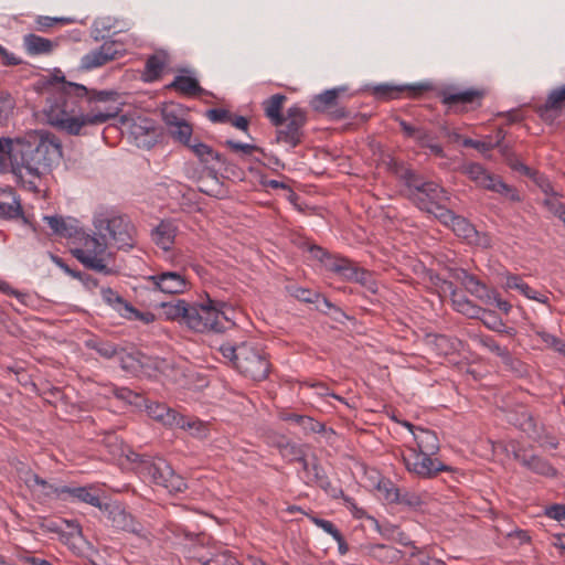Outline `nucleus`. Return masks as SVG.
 Returning <instances> with one entry per match:
<instances>
[{
    "mask_svg": "<svg viewBox=\"0 0 565 565\" xmlns=\"http://www.w3.org/2000/svg\"><path fill=\"white\" fill-rule=\"evenodd\" d=\"M119 93L97 90L76 83H67L57 103L47 113V121L68 135H87L88 126L100 125L121 111Z\"/></svg>",
    "mask_w": 565,
    "mask_h": 565,
    "instance_id": "f257e3e1",
    "label": "nucleus"
},
{
    "mask_svg": "<svg viewBox=\"0 0 565 565\" xmlns=\"http://www.w3.org/2000/svg\"><path fill=\"white\" fill-rule=\"evenodd\" d=\"M8 158L12 172L40 178L62 158L61 140L52 132L35 130L22 138H0V159Z\"/></svg>",
    "mask_w": 565,
    "mask_h": 565,
    "instance_id": "f03ea898",
    "label": "nucleus"
},
{
    "mask_svg": "<svg viewBox=\"0 0 565 565\" xmlns=\"http://www.w3.org/2000/svg\"><path fill=\"white\" fill-rule=\"evenodd\" d=\"M218 351L239 373L253 381H263L269 374L270 364L266 354L246 342L237 345L223 343Z\"/></svg>",
    "mask_w": 565,
    "mask_h": 565,
    "instance_id": "7ed1b4c3",
    "label": "nucleus"
},
{
    "mask_svg": "<svg viewBox=\"0 0 565 565\" xmlns=\"http://www.w3.org/2000/svg\"><path fill=\"white\" fill-rule=\"evenodd\" d=\"M396 177L407 189L406 198L422 211H433L436 202L449 200L447 191L434 181H427L417 171L399 167L395 170Z\"/></svg>",
    "mask_w": 565,
    "mask_h": 565,
    "instance_id": "20e7f679",
    "label": "nucleus"
},
{
    "mask_svg": "<svg viewBox=\"0 0 565 565\" xmlns=\"http://www.w3.org/2000/svg\"><path fill=\"white\" fill-rule=\"evenodd\" d=\"M226 306L223 301L207 299L206 303H189L184 324L195 332H224L234 326V322L223 311Z\"/></svg>",
    "mask_w": 565,
    "mask_h": 565,
    "instance_id": "39448f33",
    "label": "nucleus"
},
{
    "mask_svg": "<svg viewBox=\"0 0 565 565\" xmlns=\"http://www.w3.org/2000/svg\"><path fill=\"white\" fill-rule=\"evenodd\" d=\"M128 459L138 462V471L154 484L163 487L170 493L182 492L186 489L184 479L177 475L171 466L162 458L152 459L148 456L131 452Z\"/></svg>",
    "mask_w": 565,
    "mask_h": 565,
    "instance_id": "423d86ee",
    "label": "nucleus"
},
{
    "mask_svg": "<svg viewBox=\"0 0 565 565\" xmlns=\"http://www.w3.org/2000/svg\"><path fill=\"white\" fill-rule=\"evenodd\" d=\"M94 225L102 238H109L119 249L135 246V228L126 215L100 214Z\"/></svg>",
    "mask_w": 565,
    "mask_h": 565,
    "instance_id": "0eeeda50",
    "label": "nucleus"
},
{
    "mask_svg": "<svg viewBox=\"0 0 565 565\" xmlns=\"http://www.w3.org/2000/svg\"><path fill=\"white\" fill-rule=\"evenodd\" d=\"M107 238H97L87 236L84 242V248L73 250V255L81 262L87 269L102 273L104 275H111L114 273L107 265V259L111 257L110 253L106 252Z\"/></svg>",
    "mask_w": 565,
    "mask_h": 565,
    "instance_id": "6e6552de",
    "label": "nucleus"
},
{
    "mask_svg": "<svg viewBox=\"0 0 565 565\" xmlns=\"http://www.w3.org/2000/svg\"><path fill=\"white\" fill-rule=\"evenodd\" d=\"M102 513L117 530L132 533L142 539H148L150 535V532L140 521L117 503H104Z\"/></svg>",
    "mask_w": 565,
    "mask_h": 565,
    "instance_id": "1a4fd4ad",
    "label": "nucleus"
},
{
    "mask_svg": "<svg viewBox=\"0 0 565 565\" xmlns=\"http://www.w3.org/2000/svg\"><path fill=\"white\" fill-rule=\"evenodd\" d=\"M287 124L277 129L276 141L285 142L295 148L301 143L303 138V126L307 124V113L298 106L288 108L286 116Z\"/></svg>",
    "mask_w": 565,
    "mask_h": 565,
    "instance_id": "9d476101",
    "label": "nucleus"
},
{
    "mask_svg": "<svg viewBox=\"0 0 565 565\" xmlns=\"http://www.w3.org/2000/svg\"><path fill=\"white\" fill-rule=\"evenodd\" d=\"M412 457L403 456V462L407 470L422 478H434L440 471H448L450 468L438 459H433V455H422L415 448L411 449Z\"/></svg>",
    "mask_w": 565,
    "mask_h": 565,
    "instance_id": "9b49d317",
    "label": "nucleus"
},
{
    "mask_svg": "<svg viewBox=\"0 0 565 565\" xmlns=\"http://www.w3.org/2000/svg\"><path fill=\"white\" fill-rule=\"evenodd\" d=\"M124 53L125 50L121 44L115 41H106L81 58V68L89 71L100 67L110 61L121 57Z\"/></svg>",
    "mask_w": 565,
    "mask_h": 565,
    "instance_id": "f8f14e48",
    "label": "nucleus"
},
{
    "mask_svg": "<svg viewBox=\"0 0 565 565\" xmlns=\"http://www.w3.org/2000/svg\"><path fill=\"white\" fill-rule=\"evenodd\" d=\"M158 290L169 295L182 294L188 289V281L184 276L177 271H162L146 278Z\"/></svg>",
    "mask_w": 565,
    "mask_h": 565,
    "instance_id": "ddd939ff",
    "label": "nucleus"
},
{
    "mask_svg": "<svg viewBox=\"0 0 565 565\" xmlns=\"http://www.w3.org/2000/svg\"><path fill=\"white\" fill-rule=\"evenodd\" d=\"M433 89L430 83H417L412 85L380 84L373 88V95L380 99H393L407 92L411 97H418Z\"/></svg>",
    "mask_w": 565,
    "mask_h": 565,
    "instance_id": "4468645a",
    "label": "nucleus"
},
{
    "mask_svg": "<svg viewBox=\"0 0 565 565\" xmlns=\"http://www.w3.org/2000/svg\"><path fill=\"white\" fill-rule=\"evenodd\" d=\"M484 96V90L477 88H469L466 90H455L454 88L444 89L440 93L443 104L449 108H456L466 105H481V99Z\"/></svg>",
    "mask_w": 565,
    "mask_h": 565,
    "instance_id": "2eb2a0df",
    "label": "nucleus"
},
{
    "mask_svg": "<svg viewBox=\"0 0 565 565\" xmlns=\"http://www.w3.org/2000/svg\"><path fill=\"white\" fill-rule=\"evenodd\" d=\"M565 103V84L553 89L543 105H539L535 107V113L539 117L546 121L553 122L556 117L559 116L561 110L563 109Z\"/></svg>",
    "mask_w": 565,
    "mask_h": 565,
    "instance_id": "dca6fc26",
    "label": "nucleus"
},
{
    "mask_svg": "<svg viewBox=\"0 0 565 565\" xmlns=\"http://www.w3.org/2000/svg\"><path fill=\"white\" fill-rule=\"evenodd\" d=\"M507 419L511 425L524 431L534 441L542 439L541 430L535 418L524 407L509 412Z\"/></svg>",
    "mask_w": 565,
    "mask_h": 565,
    "instance_id": "f3484780",
    "label": "nucleus"
},
{
    "mask_svg": "<svg viewBox=\"0 0 565 565\" xmlns=\"http://www.w3.org/2000/svg\"><path fill=\"white\" fill-rule=\"evenodd\" d=\"M188 148L192 150V152L199 158L201 162L209 163L211 161H217L224 167L225 172L235 174L236 166L227 160L222 153L215 151L209 145L201 142L198 139H193Z\"/></svg>",
    "mask_w": 565,
    "mask_h": 565,
    "instance_id": "a211bd4d",
    "label": "nucleus"
},
{
    "mask_svg": "<svg viewBox=\"0 0 565 565\" xmlns=\"http://www.w3.org/2000/svg\"><path fill=\"white\" fill-rule=\"evenodd\" d=\"M169 62L170 56L163 50L156 51L153 54L149 55L142 74L143 81L154 82L160 79Z\"/></svg>",
    "mask_w": 565,
    "mask_h": 565,
    "instance_id": "6ab92c4d",
    "label": "nucleus"
},
{
    "mask_svg": "<svg viewBox=\"0 0 565 565\" xmlns=\"http://www.w3.org/2000/svg\"><path fill=\"white\" fill-rule=\"evenodd\" d=\"M514 458L531 471L545 476H556V469L545 459L536 455H527L525 450L514 451Z\"/></svg>",
    "mask_w": 565,
    "mask_h": 565,
    "instance_id": "aec40b11",
    "label": "nucleus"
},
{
    "mask_svg": "<svg viewBox=\"0 0 565 565\" xmlns=\"http://www.w3.org/2000/svg\"><path fill=\"white\" fill-rule=\"evenodd\" d=\"M22 215L23 210L14 191L11 188H0V217L11 220Z\"/></svg>",
    "mask_w": 565,
    "mask_h": 565,
    "instance_id": "412c9836",
    "label": "nucleus"
},
{
    "mask_svg": "<svg viewBox=\"0 0 565 565\" xmlns=\"http://www.w3.org/2000/svg\"><path fill=\"white\" fill-rule=\"evenodd\" d=\"M284 449L287 451L285 455L289 454L295 456V460L301 463L308 483L315 482L318 484L320 481H323V477H326L323 469L316 462L310 467L309 462L301 455V450L296 445L287 443Z\"/></svg>",
    "mask_w": 565,
    "mask_h": 565,
    "instance_id": "4be33fe9",
    "label": "nucleus"
},
{
    "mask_svg": "<svg viewBox=\"0 0 565 565\" xmlns=\"http://www.w3.org/2000/svg\"><path fill=\"white\" fill-rule=\"evenodd\" d=\"M344 90V87L327 89L321 94L315 95L310 99L309 105L317 113H328L330 109L338 106V98L340 94L343 93Z\"/></svg>",
    "mask_w": 565,
    "mask_h": 565,
    "instance_id": "5701e85b",
    "label": "nucleus"
},
{
    "mask_svg": "<svg viewBox=\"0 0 565 565\" xmlns=\"http://www.w3.org/2000/svg\"><path fill=\"white\" fill-rule=\"evenodd\" d=\"M148 414L153 419L161 422L168 426H184V416L178 414L173 409L167 407L164 404H154L148 406Z\"/></svg>",
    "mask_w": 565,
    "mask_h": 565,
    "instance_id": "b1692460",
    "label": "nucleus"
},
{
    "mask_svg": "<svg viewBox=\"0 0 565 565\" xmlns=\"http://www.w3.org/2000/svg\"><path fill=\"white\" fill-rule=\"evenodd\" d=\"M287 97L282 94H275L263 103L266 117L275 127L284 126L286 117L281 114Z\"/></svg>",
    "mask_w": 565,
    "mask_h": 565,
    "instance_id": "393cba45",
    "label": "nucleus"
},
{
    "mask_svg": "<svg viewBox=\"0 0 565 565\" xmlns=\"http://www.w3.org/2000/svg\"><path fill=\"white\" fill-rule=\"evenodd\" d=\"M326 268L349 281H353L356 278L360 269L353 262L344 257H328Z\"/></svg>",
    "mask_w": 565,
    "mask_h": 565,
    "instance_id": "a878e982",
    "label": "nucleus"
},
{
    "mask_svg": "<svg viewBox=\"0 0 565 565\" xmlns=\"http://www.w3.org/2000/svg\"><path fill=\"white\" fill-rule=\"evenodd\" d=\"M414 439L417 445V451L422 455H436L439 450V439L435 431L426 428H417V434H414Z\"/></svg>",
    "mask_w": 565,
    "mask_h": 565,
    "instance_id": "bb28decb",
    "label": "nucleus"
},
{
    "mask_svg": "<svg viewBox=\"0 0 565 565\" xmlns=\"http://www.w3.org/2000/svg\"><path fill=\"white\" fill-rule=\"evenodd\" d=\"M131 135H134L137 140L145 137L142 145L147 148L154 146L159 137L158 130L150 119L134 122L131 126Z\"/></svg>",
    "mask_w": 565,
    "mask_h": 565,
    "instance_id": "cd10ccee",
    "label": "nucleus"
},
{
    "mask_svg": "<svg viewBox=\"0 0 565 565\" xmlns=\"http://www.w3.org/2000/svg\"><path fill=\"white\" fill-rule=\"evenodd\" d=\"M63 501H81L88 503L93 507L102 509L104 508V503L100 501L99 497L90 492V488L86 487H68L65 489V497Z\"/></svg>",
    "mask_w": 565,
    "mask_h": 565,
    "instance_id": "c85d7f7f",
    "label": "nucleus"
},
{
    "mask_svg": "<svg viewBox=\"0 0 565 565\" xmlns=\"http://www.w3.org/2000/svg\"><path fill=\"white\" fill-rule=\"evenodd\" d=\"M23 45L30 55L50 54L56 46L53 41L33 33L24 35Z\"/></svg>",
    "mask_w": 565,
    "mask_h": 565,
    "instance_id": "c756f323",
    "label": "nucleus"
},
{
    "mask_svg": "<svg viewBox=\"0 0 565 565\" xmlns=\"http://www.w3.org/2000/svg\"><path fill=\"white\" fill-rule=\"evenodd\" d=\"M153 242L163 250L171 249L175 238V226L169 221H162L152 231Z\"/></svg>",
    "mask_w": 565,
    "mask_h": 565,
    "instance_id": "7c9ffc66",
    "label": "nucleus"
},
{
    "mask_svg": "<svg viewBox=\"0 0 565 565\" xmlns=\"http://www.w3.org/2000/svg\"><path fill=\"white\" fill-rule=\"evenodd\" d=\"M168 89L177 90L186 96H200L204 89L200 86L198 79L191 76H175L173 82L167 86Z\"/></svg>",
    "mask_w": 565,
    "mask_h": 565,
    "instance_id": "2f4dec72",
    "label": "nucleus"
},
{
    "mask_svg": "<svg viewBox=\"0 0 565 565\" xmlns=\"http://www.w3.org/2000/svg\"><path fill=\"white\" fill-rule=\"evenodd\" d=\"M386 499L390 502L402 504L412 509L419 508L423 504L420 497L405 489L392 488L386 491Z\"/></svg>",
    "mask_w": 565,
    "mask_h": 565,
    "instance_id": "473e14b6",
    "label": "nucleus"
},
{
    "mask_svg": "<svg viewBox=\"0 0 565 565\" xmlns=\"http://www.w3.org/2000/svg\"><path fill=\"white\" fill-rule=\"evenodd\" d=\"M450 227L458 237L479 244V232L466 217L457 215Z\"/></svg>",
    "mask_w": 565,
    "mask_h": 565,
    "instance_id": "72a5a7b5",
    "label": "nucleus"
},
{
    "mask_svg": "<svg viewBox=\"0 0 565 565\" xmlns=\"http://www.w3.org/2000/svg\"><path fill=\"white\" fill-rule=\"evenodd\" d=\"M192 556L196 558L201 565H242L227 550L217 553L210 552L209 555H198L193 553Z\"/></svg>",
    "mask_w": 565,
    "mask_h": 565,
    "instance_id": "f704fd0d",
    "label": "nucleus"
},
{
    "mask_svg": "<svg viewBox=\"0 0 565 565\" xmlns=\"http://www.w3.org/2000/svg\"><path fill=\"white\" fill-rule=\"evenodd\" d=\"M102 297L105 302L113 306L122 316H127V313L138 315V310H136L128 301H126L117 291L113 290L110 287L102 289Z\"/></svg>",
    "mask_w": 565,
    "mask_h": 565,
    "instance_id": "c9c22d12",
    "label": "nucleus"
},
{
    "mask_svg": "<svg viewBox=\"0 0 565 565\" xmlns=\"http://www.w3.org/2000/svg\"><path fill=\"white\" fill-rule=\"evenodd\" d=\"M492 182H488L484 189L490 190L492 192H497L503 196H505L511 202H520L521 195L519 191L512 186L507 184L499 175L491 177Z\"/></svg>",
    "mask_w": 565,
    "mask_h": 565,
    "instance_id": "e433bc0d",
    "label": "nucleus"
},
{
    "mask_svg": "<svg viewBox=\"0 0 565 565\" xmlns=\"http://www.w3.org/2000/svg\"><path fill=\"white\" fill-rule=\"evenodd\" d=\"M462 172L479 185L486 188L493 174L489 173L480 163L471 162L462 166Z\"/></svg>",
    "mask_w": 565,
    "mask_h": 565,
    "instance_id": "4c0bfd02",
    "label": "nucleus"
},
{
    "mask_svg": "<svg viewBox=\"0 0 565 565\" xmlns=\"http://www.w3.org/2000/svg\"><path fill=\"white\" fill-rule=\"evenodd\" d=\"M161 307L163 309V315L167 317V319L180 320L183 323L185 322L188 307H189L188 301L179 299L174 303L162 302Z\"/></svg>",
    "mask_w": 565,
    "mask_h": 565,
    "instance_id": "58836bf2",
    "label": "nucleus"
},
{
    "mask_svg": "<svg viewBox=\"0 0 565 565\" xmlns=\"http://www.w3.org/2000/svg\"><path fill=\"white\" fill-rule=\"evenodd\" d=\"M504 287L507 289H518L525 297H527L529 299H534V300H537V301H541V302H545L546 301V298L541 299L537 296L539 292L536 290H534L533 288H531L527 284L523 282L521 277H519L516 275L508 276L507 279H505V282H504Z\"/></svg>",
    "mask_w": 565,
    "mask_h": 565,
    "instance_id": "ea45409f",
    "label": "nucleus"
},
{
    "mask_svg": "<svg viewBox=\"0 0 565 565\" xmlns=\"http://www.w3.org/2000/svg\"><path fill=\"white\" fill-rule=\"evenodd\" d=\"M43 220L49 224L52 232L62 237H72L75 227L67 224L62 216H44Z\"/></svg>",
    "mask_w": 565,
    "mask_h": 565,
    "instance_id": "a19ab883",
    "label": "nucleus"
},
{
    "mask_svg": "<svg viewBox=\"0 0 565 565\" xmlns=\"http://www.w3.org/2000/svg\"><path fill=\"white\" fill-rule=\"evenodd\" d=\"M32 480L36 486L42 488V492L45 497H54L60 500L64 499L66 486L50 483L38 475H33Z\"/></svg>",
    "mask_w": 565,
    "mask_h": 565,
    "instance_id": "79ce46f5",
    "label": "nucleus"
},
{
    "mask_svg": "<svg viewBox=\"0 0 565 565\" xmlns=\"http://www.w3.org/2000/svg\"><path fill=\"white\" fill-rule=\"evenodd\" d=\"M87 347L95 350L100 356L105 359H111L122 351V348H118L116 344L104 340H89Z\"/></svg>",
    "mask_w": 565,
    "mask_h": 565,
    "instance_id": "37998d69",
    "label": "nucleus"
},
{
    "mask_svg": "<svg viewBox=\"0 0 565 565\" xmlns=\"http://www.w3.org/2000/svg\"><path fill=\"white\" fill-rule=\"evenodd\" d=\"M181 532L184 535V537L191 542V545L189 546L188 551L189 558L198 562V559L192 556L193 553L198 555H204L203 553H201V548L209 544L211 537L205 535L204 533L193 534L186 530H181Z\"/></svg>",
    "mask_w": 565,
    "mask_h": 565,
    "instance_id": "c03bdc74",
    "label": "nucleus"
},
{
    "mask_svg": "<svg viewBox=\"0 0 565 565\" xmlns=\"http://www.w3.org/2000/svg\"><path fill=\"white\" fill-rule=\"evenodd\" d=\"M168 132L173 138V140L182 143L185 147H188L192 142L193 129L191 124L188 122L185 119L180 121Z\"/></svg>",
    "mask_w": 565,
    "mask_h": 565,
    "instance_id": "a18cd8bd",
    "label": "nucleus"
},
{
    "mask_svg": "<svg viewBox=\"0 0 565 565\" xmlns=\"http://www.w3.org/2000/svg\"><path fill=\"white\" fill-rule=\"evenodd\" d=\"M120 360V366L122 370L127 372H135L139 367H142L141 358H143V354L140 352L135 353H127L124 349L118 354Z\"/></svg>",
    "mask_w": 565,
    "mask_h": 565,
    "instance_id": "49530a36",
    "label": "nucleus"
},
{
    "mask_svg": "<svg viewBox=\"0 0 565 565\" xmlns=\"http://www.w3.org/2000/svg\"><path fill=\"white\" fill-rule=\"evenodd\" d=\"M71 22L72 19L68 18H52L46 15H39L34 21V29L39 32H46L49 29L53 28L56 24H68Z\"/></svg>",
    "mask_w": 565,
    "mask_h": 565,
    "instance_id": "de8ad7c7",
    "label": "nucleus"
},
{
    "mask_svg": "<svg viewBox=\"0 0 565 565\" xmlns=\"http://www.w3.org/2000/svg\"><path fill=\"white\" fill-rule=\"evenodd\" d=\"M444 202H436L433 204V211H426L427 213L434 214L443 224L447 226H451L457 214H455L451 210L446 209L443 205Z\"/></svg>",
    "mask_w": 565,
    "mask_h": 565,
    "instance_id": "09e8293b",
    "label": "nucleus"
},
{
    "mask_svg": "<svg viewBox=\"0 0 565 565\" xmlns=\"http://www.w3.org/2000/svg\"><path fill=\"white\" fill-rule=\"evenodd\" d=\"M14 108V99L12 96L0 90V126L6 124Z\"/></svg>",
    "mask_w": 565,
    "mask_h": 565,
    "instance_id": "8fccbe9b",
    "label": "nucleus"
},
{
    "mask_svg": "<svg viewBox=\"0 0 565 565\" xmlns=\"http://www.w3.org/2000/svg\"><path fill=\"white\" fill-rule=\"evenodd\" d=\"M224 145L226 147H228L232 151H235V152L242 151L245 154H250L253 152H259L264 157H267V153L264 151V149L256 145L242 143L238 141H234L232 139L226 140L224 142Z\"/></svg>",
    "mask_w": 565,
    "mask_h": 565,
    "instance_id": "3c124183",
    "label": "nucleus"
},
{
    "mask_svg": "<svg viewBox=\"0 0 565 565\" xmlns=\"http://www.w3.org/2000/svg\"><path fill=\"white\" fill-rule=\"evenodd\" d=\"M501 361L509 371L513 372L518 376H522L526 372L524 363L521 360L514 358L510 351L504 353V355L501 358Z\"/></svg>",
    "mask_w": 565,
    "mask_h": 565,
    "instance_id": "603ef678",
    "label": "nucleus"
},
{
    "mask_svg": "<svg viewBox=\"0 0 565 565\" xmlns=\"http://www.w3.org/2000/svg\"><path fill=\"white\" fill-rule=\"evenodd\" d=\"M505 163L514 171L520 172L521 174L527 177V178H535L536 177V170L531 169L526 164H524L518 156L509 154V158L505 160Z\"/></svg>",
    "mask_w": 565,
    "mask_h": 565,
    "instance_id": "864d4df0",
    "label": "nucleus"
},
{
    "mask_svg": "<svg viewBox=\"0 0 565 565\" xmlns=\"http://www.w3.org/2000/svg\"><path fill=\"white\" fill-rule=\"evenodd\" d=\"M184 422H185V425L184 426H179L180 428H183V429H189V430H192V435L198 437V438H206L207 437V434H209V429H207V426L199 420V419H190V418H186L184 416Z\"/></svg>",
    "mask_w": 565,
    "mask_h": 565,
    "instance_id": "5fc2aeb1",
    "label": "nucleus"
},
{
    "mask_svg": "<svg viewBox=\"0 0 565 565\" xmlns=\"http://www.w3.org/2000/svg\"><path fill=\"white\" fill-rule=\"evenodd\" d=\"M444 285L450 291L451 300L455 306V309L458 312H461V310L466 307L465 305H467L469 302V299L465 295L459 294L457 291V288L455 287V285L451 281L445 280Z\"/></svg>",
    "mask_w": 565,
    "mask_h": 565,
    "instance_id": "6e6d98bb",
    "label": "nucleus"
},
{
    "mask_svg": "<svg viewBox=\"0 0 565 565\" xmlns=\"http://www.w3.org/2000/svg\"><path fill=\"white\" fill-rule=\"evenodd\" d=\"M480 320L488 329L493 331H500V328L504 326L502 319H500L497 313L491 310L483 312V316L481 315Z\"/></svg>",
    "mask_w": 565,
    "mask_h": 565,
    "instance_id": "4d7b16f0",
    "label": "nucleus"
},
{
    "mask_svg": "<svg viewBox=\"0 0 565 565\" xmlns=\"http://www.w3.org/2000/svg\"><path fill=\"white\" fill-rule=\"evenodd\" d=\"M353 281L361 284L372 292H376V282L373 279L372 274L363 268L359 269L356 278H354Z\"/></svg>",
    "mask_w": 565,
    "mask_h": 565,
    "instance_id": "13d9d810",
    "label": "nucleus"
},
{
    "mask_svg": "<svg viewBox=\"0 0 565 565\" xmlns=\"http://www.w3.org/2000/svg\"><path fill=\"white\" fill-rule=\"evenodd\" d=\"M299 426H301L303 430L310 433H322L326 429L323 423L315 420L309 416H305V418H299Z\"/></svg>",
    "mask_w": 565,
    "mask_h": 565,
    "instance_id": "bf43d9fd",
    "label": "nucleus"
},
{
    "mask_svg": "<svg viewBox=\"0 0 565 565\" xmlns=\"http://www.w3.org/2000/svg\"><path fill=\"white\" fill-rule=\"evenodd\" d=\"M206 117L212 122H227L231 120V113L223 108H212L206 111Z\"/></svg>",
    "mask_w": 565,
    "mask_h": 565,
    "instance_id": "052dcab7",
    "label": "nucleus"
},
{
    "mask_svg": "<svg viewBox=\"0 0 565 565\" xmlns=\"http://www.w3.org/2000/svg\"><path fill=\"white\" fill-rule=\"evenodd\" d=\"M294 296L302 301V302H308V303H315V302H318L320 300V295L312 291V290H309V289H305V288H297L294 292Z\"/></svg>",
    "mask_w": 565,
    "mask_h": 565,
    "instance_id": "680f3d73",
    "label": "nucleus"
},
{
    "mask_svg": "<svg viewBox=\"0 0 565 565\" xmlns=\"http://www.w3.org/2000/svg\"><path fill=\"white\" fill-rule=\"evenodd\" d=\"M311 521L323 531L329 533L332 537H340V531L335 527V525L328 520L320 519L317 516H310Z\"/></svg>",
    "mask_w": 565,
    "mask_h": 565,
    "instance_id": "e2e57ef3",
    "label": "nucleus"
},
{
    "mask_svg": "<svg viewBox=\"0 0 565 565\" xmlns=\"http://www.w3.org/2000/svg\"><path fill=\"white\" fill-rule=\"evenodd\" d=\"M451 277L467 289L477 276L469 274L466 269L456 268L451 270Z\"/></svg>",
    "mask_w": 565,
    "mask_h": 565,
    "instance_id": "0e129e2a",
    "label": "nucleus"
},
{
    "mask_svg": "<svg viewBox=\"0 0 565 565\" xmlns=\"http://www.w3.org/2000/svg\"><path fill=\"white\" fill-rule=\"evenodd\" d=\"M537 335L542 339L544 343H546L548 347H551L557 352H559V348H563V345L565 344V341L545 331L537 332Z\"/></svg>",
    "mask_w": 565,
    "mask_h": 565,
    "instance_id": "69168bd1",
    "label": "nucleus"
},
{
    "mask_svg": "<svg viewBox=\"0 0 565 565\" xmlns=\"http://www.w3.org/2000/svg\"><path fill=\"white\" fill-rule=\"evenodd\" d=\"M545 515L558 522L565 521V505L552 504L545 508Z\"/></svg>",
    "mask_w": 565,
    "mask_h": 565,
    "instance_id": "338daca9",
    "label": "nucleus"
},
{
    "mask_svg": "<svg viewBox=\"0 0 565 565\" xmlns=\"http://www.w3.org/2000/svg\"><path fill=\"white\" fill-rule=\"evenodd\" d=\"M481 343L500 359L509 351L507 348H502L493 338L490 337L482 339Z\"/></svg>",
    "mask_w": 565,
    "mask_h": 565,
    "instance_id": "774afa93",
    "label": "nucleus"
}]
</instances>
